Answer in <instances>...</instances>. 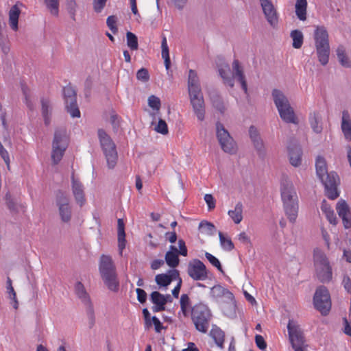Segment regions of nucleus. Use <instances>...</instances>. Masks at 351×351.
I'll return each mask as SVG.
<instances>
[{
  "instance_id": "nucleus-34",
  "label": "nucleus",
  "mask_w": 351,
  "mask_h": 351,
  "mask_svg": "<svg viewBox=\"0 0 351 351\" xmlns=\"http://www.w3.org/2000/svg\"><path fill=\"white\" fill-rule=\"evenodd\" d=\"M170 248L171 250L165 254V261L170 267L175 268L179 264L178 250L173 245H171Z\"/></svg>"
},
{
  "instance_id": "nucleus-57",
  "label": "nucleus",
  "mask_w": 351,
  "mask_h": 351,
  "mask_svg": "<svg viewBox=\"0 0 351 351\" xmlns=\"http://www.w3.org/2000/svg\"><path fill=\"white\" fill-rule=\"evenodd\" d=\"M7 291L10 295V299L15 300L16 294L12 287V280L9 277L7 278Z\"/></svg>"
},
{
  "instance_id": "nucleus-18",
  "label": "nucleus",
  "mask_w": 351,
  "mask_h": 351,
  "mask_svg": "<svg viewBox=\"0 0 351 351\" xmlns=\"http://www.w3.org/2000/svg\"><path fill=\"white\" fill-rule=\"evenodd\" d=\"M71 186L75 201L80 206H82L86 202L84 187L82 182L75 177L74 172L71 176Z\"/></svg>"
},
{
  "instance_id": "nucleus-21",
  "label": "nucleus",
  "mask_w": 351,
  "mask_h": 351,
  "mask_svg": "<svg viewBox=\"0 0 351 351\" xmlns=\"http://www.w3.org/2000/svg\"><path fill=\"white\" fill-rule=\"evenodd\" d=\"M260 2L267 21L274 26L278 21L274 5L270 0H260Z\"/></svg>"
},
{
  "instance_id": "nucleus-8",
  "label": "nucleus",
  "mask_w": 351,
  "mask_h": 351,
  "mask_svg": "<svg viewBox=\"0 0 351 351\" xmlns=\"http://www.w3.org/2000/svg\"><path fill=\"white\" fill-rule=\"evenodd\" d=\"M63 96L65 108L73 118L80 117V111L77 104V93L75 90L70 85L64 87Z\"/></svg>"
},
{
  "instance_id": "nucleus-27",
  "label": "nucleus",
  "mask_w": 351,
  "mask_h": 351,
  "mask_svg": "<svg viewBox=\"0 0 351 351\" xmlns=\"http://www.w3.org/2000/svg\"><path fill=\"white\" fill-rule=\"evenodd\" d=\"M179 277V273L177 270H171L168 274H158L155 277L156 283L162 287H167L171 283L173 280Z\"/></svg>"
},
{
  "instance_id": "nucleus-15",
  "label": "nucleus",
  "mask_w": 351,
  "mask_h": 351,
  "mask_svg": "<svg viewBox=\"0 0 351 351\" xmlns=\"http://www.w3.org/2000/svg\"><path fill=\"white\" fill-rule=\"evenodd\" d=\"M101 147L104 154H117L116 145L104 129L97 130Z\"/></svg>"
},
{
  "instance_id": "nucleus-17",
  "label": "nucleus",
  "mask_w": 351,
  "mask_h": 351,
  "mask_svg": "<svg viewBox=\"0 0 351 351\" xmlns=\"http://www.w3.org/2000/svg\"><path fill=\"white\" fill-rule=\"evenodd\" d=\"M208 95L212 106L220 114H223L227 110V103L219 92L216 89H210L208 90Z\"/></svg>"
},
{
  "instance_id": "nucleus-16",
  "label": "nucleus",
  "mask_w": 351,
  "mask_h": 351,
  "mask_svg": "<svg viewBox=\"0 0 351 351\" xmlns=\"http://www.w3.org/2000/svg\"><path fill=\"white\" fill-rule=\"evenodd\" d=\"M336 210L342 219L345 228H350L351 227V211L348 204L345 200L340 199L337 204Z\"/></svg>"
},
{
  "instance_id": "nucleus-25",
  "label": "nucleus",
  "mask_w": 351,
  "mask_h": 351,
  "mask_svg": "<svg viewBox=\"0 0 351 351\" xmlns=\"http://www.w3.org/2000/svg\"><path fill=\"white\" fill-rule=\"evenodd\" d=\"M170 298L168 295L165 297L158 291H153L150 295L152 302L155 304L152 309L154 312H160L165 309V305L167 302V298Z\"/></svg>"
},
{
  "instance_id": "nucleus-32",
  "label": "nucleus",
  "mask_w": 351,
  "mask_h": 351,
  "mask_svg": "<svg viewBox=\"0 0 351 351\" xmlns=\"http://www.w3.org/2000/svg\"><path fill=\"white\" fill-rule=\"evenodd\" d=\"M322 116L318 112H313L310 114L309 123L313 132L317 134L322 132L323 127L322 122Z\"/></svg>"
},
{
  "instance_id": "nucleus-11",
  "label": "nucleus",
  "mask_w": 351,
  "mask_h": 351,
  "mask_svg": "<svg viewBox=\"0 0 351 351\" xmlns=\"http://www.w3.org/2000/svg\"><path fill=\"white\" fill-rule=\"evenodd\" d=\"M216 132L217 137L223 152L226 153L231 152L234 149L235 143L228 131L219 121L216 123Z\"/></svg>"
},
{
  "instance_id": "nucleus-47",
  "label": "nucleus",
  "mask_w": 351,
  "mask_h": 351,
  "mask_svg": "<svg viewBox=\"0 0 351 351\" xmlns=\"http://www.w3.org/2000/svg\"><path fill=\"white\" fill-rule=\"evenodd\" d=\"M66 9L70 15L71 18L75 21V14L77 8V4L75 0H66L65 1Z\"/></svg>"
},
{
  "instance_id": "nucleus-50",
  "label": "nucleus",
  "mask_w": 351,
  "mask_h": 351,
  "mask_svg": "<svg viewBox=\"0 0 351 351\" xmlns=\"http://www.w3.org/2000/svg\"><path fill=\"white\" fill-rule=\"evenodd\" d=\"M205 256L212 265L215 267L219 271L223 272V268L218 258L208 252L205 253Z\"/></svg>"
},
{
  "instance_id": "nucleus-54",
  "label": "nucleus",
  "mask_w": 351,
  "mask_h": 351,
  "mask_svg": "<svg viewBox=\"0 0 351 351\" xmlns=\"http://www.w3.org/2000/svg\"><path fill=\"white\" fill-rule=\"evenodd\" d=\"M155 130L162 134H167L168 133V127L165 121L160 119L158 125L155 128Z\"/></svg>"
},
{
  "instance_id": "nucleus-31",
  "label": "nucleus",
  "mask_w": 351,
  "mask_h": 351,
  "mask_svg": "<svg viewBox=\"0 0 351 351\" xmlns=\"http://www.w3.org/2000/svg\"><path fill=\"white\" fill-rule=\"evenodd\" d=\"M117 229H118V247L119 250V254L121 256L123 250L125 247V225L123 219H119L117 221Z\"/></svg>"
},
{
  "instance_id": "nucleus-2",
  "label": "nucleus",
  "mask_w": 351,
  "mask_h": 351,
  "mask_svg": "<svg viewBox=\"0 0 351 351\" xmlns=\"http://www.w3.org/2000/svg\"><path fill=\"white\" fill-rule=\"evenodd\" d=\"M315 167L317 176L325 187L326 195L330 199H335L339 196L337 186L339 178L338 175L333 171L328 172L326 160L320 155L316 159Z\"/></svg>"
},
{
  "instance_id": "nucleus-48",
  "label": "nucleus",
  "mask_w": 351,
  "mask_h": 351,
  "mask_svg": "<svg viewBox=\"0 0 351 351\" xmlns=\"http://www.w3.org/2000/svg\"><path fill=\"white\" fill-rule=\"evenodd\" d=\"M45 3L51 14L54 16L58 15L59 0H45Z\"/></svg>"
},
{
  "instance_id": "nucleus-3",
  "label": "nucleus",
  "mask_w": 351,
  "mask_h": 351,
  "mask_svg": "<svg viewBox=\"0 0 351 351\" xmlns=\"http://www.w3.org/2000/svg\"><path fill=\"white\" fill-rule=\"evenodd\" d=\"M281 197L283 208L289 221L293 223L298 215V197L292 183L285 182L282 184Z\"/></svg>"
},
{
  "instance_id": "nucleus-9",
  "label": "nucleus",
  "mask_w": 351,
  "mask_h": 351,
  "mask_svg": "<svg viewBox=\"0 0 351 351\" xmlns=\"http://www.w3.org/2000/svg\"><path fill=\"white\" fill-rule=\"evenodd\" d=\"M75 291L77 296L81 301L87 306L86 314L88 319L89 327L92 328L95 324L94 310L90 302L88 293L86 292L84 286L80 282H77L75 286Z\"/></svg>"
},
{
  "instance_id": "nucleus-61",
  "label": "nucleus",
  "mask_w": 351,
  "mask_h": 351,
  "mask_svg": "<svg viewBox=\"0 0 351 351\" xmlns=\"http://www.w3.org/2000/svg\"><path fill=\"white\" fill-rule=\"evenodd\" d=\"M5 201L8 208L11 211L15 212L16 210V205L12 199L10 194L7 193L5 195Z\"/></svg>"
},
{
  "instance_id": "nucleus-52",
  "label": "nucleus",
  "mask_w": 351,
  "mask_h": 351,
  "mask_svg": "<svg viewBox=\"0 0 351 351\" xmlns=\"http://www.w3.org/2000/svg\"><path fill=\"white\" fill-rule=\"evenodd\" d=\"M136 77L138 80L143 82H147L149 80V74L148 70L145 68H142L137 71Z\"/></svg>"
},
{
  "instance_id": "nucleus-56",
  "label": "nucleus",
  "mask_w": 351,
  "mask_h": 351,
  "mask_svg": "<svg viewBox=\"0 0 351 351\" xmlns=\"http://www.w3.org/2000/svg\"><path fill=\"white\" fill-rule=\"evenodd\" d=\"M161 47L162 58L169 57V47L167 43V38L165 36H162Z\"/></svg>"
},
{
  "instance_id": "nucleus-49",
  "label": "nucleus",
  "mask_w": 351,
  "mask_h": 351,
  "mask_svg": "<svg viewBox=\"0 0 351 351\" xmlns=\"http://www.w3.org/2000/svg\"><path fill=\"white\" fill-rule=\"evenodd\" d=\"M117 17L115 15L109 16L106 20V24L111 32L116 34L118 32V27L117 26Z\"/></svg>"
},
{
  "instance_id": "nucleus-35",
  "label": "nucleus",
  "mask_w": 351,
  "mask_h": 351,
  "mask_svg": "<svg viewBox=\"0 0 351 351\" xmlns=\"http://www.w3.org/2000/svg\"><path fill=\"white\" fill-rule=\"evenodd\" d=\"M20 14L21 10L17 5H13L9 11V24L14 31H16L18 29V23Z\"/></svg>"
},
{
  "instance_id": "nucleus-44",
  "label": "nucleus",
  "mask_w": 351,
  "mask_h": 351,
  "mask_svg": "<svg viewBox=\"0 0 351 351\" xmlns=\"http://www.w3.org/2000/svg\"><path fill=\"white\" fill-rule=\"evenodd\" d=\"M199 228L201 230L202 232L209 236L214 235L216 232V228L214 224L206 221H201L199 225Z\"/></svg>"
},
{
  "instance_id": "nucleus-1",
  "label": "nucleus",
  "mask_w": 351,
  "mask_h": 351,
  "mask_svg": "<svg viewBox=\"0 0 351 351\" xmlns=\"http://www.w3.org/2000/svg\"><path fill=\"white\" fill-rule=\"evenodd\" d=\"M180 306L179 315H182L184 317L190 316L197 331L202 333L208 332L213 315L207 304L200 302L191 306L189 295L183 293L180 296Z\"/></svg>"
},
{
  "instance_id": "nucleus-5",
  "label": "nucleus",
  "mask_w": 351,
  "mask_h": 351,
  "mask_svg": "<svg viewBox=\"0 0 351 351\" xmlns=\"http://www.w3.org/2000/svg\"><path fill=\"white\" fill-rule=\"evenodd\" d=\"M315 45L319 61L322 65L328 62L330 45L328 34L324 26H317L314 33Z\"/></svg>"
},
{
  "instance_id": "nucleus-20",
  "label": "nucleus",
  "mask_w": 351,
  "mask_h": 351,
  "mask_svg": "<svg viewBox=\"0 0 351 351\" xmlns=\"http://www.w3.org/2000/svg\"><path fill=\"white\" fill-rule=\"evenodd\" d=\"M57 205L61 220L64 223L69 222L71 219V208L69 199L66 197L62 196L58 199Z\"/></svg>"
},
{
  "instance_id": "nucleus-23",
  "label": "nucleus",
  "mask_w": 351,
  "mask_h": 351,
  "mask_svg": "<svg viewBox=\"0 0 351 351\" xmlns=\"http://www.w3.org/2000/svg\"><path fill=\"white\" fill-rule=\"evenodd\" d=\"M232 75L233 79H237V80L241 84V88L245 92V93H247V85L245 80V77L243 73V70L242 66L240 65V62L238 60H234L232 62Z\"/></svg>"
},
{
  "instance_id": "nucleus-14",
  "label": "nucleus",
  "mask_w": 351,
  "mask_h": 351,
  "mask_svg": "<svg viewBox=\"0 0 351 351\" xmlns=\"http://www.w3.org/2000/svg\"><path fill=\"white\" fill-rule=\"evenodd\" d=\"M190 102L193 107L194 114L200 121L205 118V104L202 93L189 94Z\"/></svg>"
},
{
  "instance_id": "nucleus-53",
  "label": "nucleus",
  "mask_w": 351,
  "mask_h": 351,
  "mask_svg": "<svg viewBox=\"0 0 351 351\" xmlns=\"http://www.w3.org/2000/svg\"><path fill=\"white\" fill-rule=\"evenodd\" d=\"M108 0H93V10L96 13H100L105 8Z\"/></svg>"
},
{
  "instance_id": "nucleus-10",
  "label": "nucleus",
  "mask_w": 351,
  "mask_h": 351,
  "mask_svg": "<svg viewBox=\"0 0 351 351\" xmlns=\"http://www.w3.org/2000/svg\"><path fill=\"white\" fill-rule=\"evenodd\" d=\"M287 330L292 348L306 346L304 332L296 321L293 319L289 321Z\"/></svg>"
},
{
  "instance_id": "nucleus-26",
  "label": "nucleus",
  "mask_w": 351,
  "mask_h": 351,
  "mask_svg": "<svg viewBox=\"0 0 351 351\" xmlns=\"http://www.w3.org/2000/svg\"><path fill=\"white\" fill-rule=\"evenodd\" d=\"M189 94L202 93L199 77L195 71L190 69L188 77Z\"/></svg>"
},
{
  "instance_id": "nucleus-24",
  "label": "nucleus",
  "mask_w": 351,
  "mask_h": 351,
  "mask_svg": "<svg viewBox=\"0 0 351 351\" xmlns=\"http://www.w3.org/2000/svg\"><path fill=\"white\" fill-rule=\"evenodd\" d=\"M99 270L101 276L116 272V267L110 256L103 254L100 257Z\"/></svg>"
},
{
  "instance_id": "nucleus-45",
  "label": "nucleus",
  "mask_w": 351,
  "mask_h": 351,
  "mask_svg": "<svg viewBox=\"0 0 351 351\" xmlns=\"http://www.w3.org/2000/svg\"><path fill=\"white\" fill-rule=\"evenodd\" d=\"M127 45L131 50H137L138 48V38L131 32L126 33Z\"/></svg>"
},
{
  "instance_id": "nucleus-33",
  "label": "nucleus",
  "mask_w": 351,
  "mask_h": 351,
  "mask_svg": "<svg viewBox=\"0 0 351 351\" xmlns=\"http://www.w3.org/2000/svg\"><path fill=\"white\" fill-rule=\"evenodd\" d=\"M210 336L214 339L217 346L221 349L223 348L225 335L223 331L218 326H213L210 331Z\"/></svg>"
},
{
  "instance_id": "nucleus-46",
  "label": "nucleus",
  "mask_w": 351,
  "mask_h": 351,
  "mask_svg": "<svg viewBox=\"0 0 351 351\" xmlns=\"http://www.w3.org/2000/svg\"><path fill=\"white\" fill-rule=\"evenodd\" d=\"M287 150L289 154H300L302 152L298 141L295 138H291L289 141Z\"/></svg>"
},
{
  "instance_id": "nucleus-30",
  "label": "nucleus",
  "mask_w": 351,
  "mask_h": 351,
  "mask_svg": "<svg viewBox=\"0 0 351 351\" xmlns=\"http://www.w3.org/2000/svg\"><path fill=\"white\" fill-rule=\"evenodd\" d=\"M41 103V112L42 115L44 119L45 124L46 125H49L51 122V111H52V107L50 103V101L47 98H41L40 99Z\"/></svg>"
},
{
  "instance_id": "nucleus-42",
  "label": "nucleus",
  "mask_w": 351,
  "mask_h": 351,
  "mask_svg": "<svg viewBox=\"0 0 351 351\" xmlns=\"http://www.w3.org/2000/svg\"><path fill=\"white\" fill-rule=\"evenodd\" d=\"M290 36L293 40V47L295 49L301 48L304 40L302 32L298 29L293 30L291 31Z\"/></svg>"
},
{
  "instance_id": "nucleus-7",
  "label": "nucleus",
  "mask_w": 351,
  "mask_h": 351,
  "mask_svg": "<svg viewBox=\"0 0 351 351\" xmlns=\"http://www.w3.org/2000/svg\"><path fill=\"white\" fill-rule=\"evenodd\" d=\"M313 304L322 315L328 314L331 308V300L329 291L326 287L320 286L316 289L313 297Z\"/></svg>"
},
{
  "instance_id": "nucleus-38",
  "label": "nucleus",
  "mask_w": 351,
  "mask_h": 351,
  "mask_svg": "<svg viewBox=\"0 0 351 351\" xmlns=\"http://www.w3.org/2000/svg\"><path fill=\"white\" fill-rule=\"evenodd\" d=\"M321 210L325 214L327 219L331 224L336 225L337 223V219L334 210L326 200H323Z\"/></svg>"
},
{
  "instance_id": "nucleus-19",
  "label": "nucleus",
  "mask_w": 351,
  "mask_h": 351,
  "mask_svg": "<svg viewBox=\"0 0 351 351\" xmlns=\"http://www.w3.org/2000/svg\"><path fill=\"white\" fill-rule=\"evenodd\" d=\"M218 60L221 61L220 64H217L218 67V72L220 77L222 78L224 84L234 87V79L230 74V66L224 61L223 57H218Z\"/></svg>"
},
{
  "instance_id": "nucleus-22",
  "label": "nucleus",
  "mask_w": 351,
  "mask_h": 351,
  "mask_svg": "<svg viewBox=\"0 0 351 351\" xmlns=\"http://www.w3.org/2000/svg\"><path fill=\"white\" fill-rule=\"evenodd\" d=\"M232 75L233 79H237V80L241 84V88L245 92V93H247V85L245 80V77L243 73V70L242 66L240 65V62L238 60H234L232 62Z\"/></svg>"
},
{
  "instance_id": "nucleus-28",
  "label": "nucleus",
  "mask_w": 351,
  "mask_h": 351,
  "mask_svg": "<svg viewBox=\"0 0 351 351\" xmlns=\"http://www.w3.org/2000/svg\"><path fill=\"white\" fill-rule=\"evenodd\" d=\"M249 135L256 150L258 152H264L265 149L263 140L261 139L260 134L255 126L251 125L250 127Z\"/></svg>"
},
{
  "instance_id": "nucleus-6",
  "label": "nucleus",
  "mask_w": 351,
  "mask_h": 351,
  "mask_svg": "<svg viewBox=\"0 0 351 351\" xmlns=\"http://www.w3.org/2000/svg\"><path fill=\"white\" fill-rule=\"evenodd\" d=\"M314 264L317 277L323 283L332 280V272L326 254L320 250L316 249L313 254Z\"/></svg>"
},
{
  "instance_id": "nucleus-29",
  "label": "nucleus",
  "mask_w": 351,
  "mask_h": 351,
  "mask_svg": "<svg viewBox=\"0 0 351 351\" xmlns=\"http://www.w3.org/2000/svg\"><path fill=\"white\" fill-rule=\"evenodd\" d=\"M101 278L109 290L114 292L118 291L119 282L117 278V272L101 276Z\"/></svg>"
},
{
  "instance_id": "nucleus-41",
  "label": "nucleus",
  "mask_w": 351,
  "mask_h": 351,
  "mask_svg": "<svg viewBox=\"0 0 351 351\" xmlns=\"http://www.w3.org/2000/svg\"><path fill=\"white\" fill-rule=\"evenodd\" d=\"M219 242L221 247L225 251H232L234 248V245L231 239L226 236L221 232H219Z\"/></svg>"
},
{
  "instance_id": "nucleus-12",
  "label": "nucleus",
  "mask_w": 351,
  "mask_h": 351,
  "mask_svg": "<svg viewBox=\"0 0 351 351\" xmlns=\"http://www.w3.org/2000/svg\"><path fill=\"white\" fill-rule=\"evenodd\" d=\"M187 274L193 280H204L208 278L205 265L199 259L191 261L187 267Z\"/></svg>"
},
{
  "instance_id": "nucleus-43",
  "label": "nucleus",
  "mask_w": 351,
  "mask_h": 351,
  "mask_svg": "<svg viewBox=\"0 0 351 351\" xmlns=\"http://www.w3.org/2000/svg\"><path fill=\"white\" fill-rule=\"evenodd\" d=\"M228 293H230L227 289L219 285L213 286L210 291V295L214 299L222 298Z\"/></svg>"
},
{
  "instance_id": "nucleus-37",
  "label": "nucleus",
  "mask_w": 351,
  "mask_h": 351,
  "mask_svg": "<svg viewBox=\"0 0 351 351\" xmlns=\"http://www.w3.org/2000/svg\"><path fill=\"white\" fill-rule=\"evenodd\" d=\"M341 130L344 136L348 140H351V121L350 120L348 112H343Z\"/></svg>"
},
{
  "instance_id": "nucleus-40",
  "label": "nucleus",
  "mask_w": 351,
  "mask_h": 351,
  "mask_svg": "<svg viewBox=\"0 0 351 351\" xmlns=\"http://www.w3.org/2000/svg\"><path fill=\"white\" fill-rule=\"evenodd\" d=\"M336 51L337 58L341 65L346 68L351 67V60L348 57L344 47L342 45H339L337 47Z\"/></svg>"
},
{
  "instance_id": "nucleus-13",
  "label": "nucleus",
  "mask_w": 351,
  "mask_h": 351,
  "mask_svg": "<svg viewBox=\"0 0 351 351\" xmlns=\"http://www.w3.org/2000/svg\"><path fill=\"white\" fill-rule=\"evenodd\" d=\"M69 145V138L66 130L64 128H57L55 130L53 141V154H63Z\"/></svg>"
},
{
  "instance_id": "nucleus-4",
  "label": "nucleus",
  "mask_w": 351,
  "mask_h": 351,
  "mask_svg": "<svg viewBox=\"0 0 351 351\" xmlns=\"http://www.w3.org/2000/svg\"><path fill=\"white\" fill-rule=\"evenodd\" d=\"M272 97L280 118L286 123L297 124L298 119L294 110L284 93L278 89H274Z\"/></svg>"
},
{
  "instance_id": "nucleus-62",
  "label": "nucleus",
  "mask_w": 351,
  "mask_h": 351,
  "mask_svg": "<svg viewBox=\"0 0 351 351\" xmlns=\"http://www.w3.org/2000/svg\"><path fill=\"white\" fill-rule=\"evenodd\" d=\"M136 294H137V300L138 301L143 304V303H145L146 302V300H147V293L146 292L142 289H140V288H137L136 289Z\"/></svg>"
},
{
  "instance_id": "nucleus-63",
  "label": "nucleus",
  "mask_w": 351,
  "mask_h": 351,
  "mask_svg": "<svg viewBox=\"0 0 351 351\" xmlns=\"http://www.w3.org/2000/svg\"><path fill=\"white\" fill-rule=\"evenodd\" d=\"M342 285L347 292L351 294V278L348 275L343 276Z\"/></svg>"
},
{
  "instance_id": "nucleus-51",
  "label": "nucleus",
  "mask_w": 351,
  "mask_h": 351,
  "mask_svg": "<svg viewBox=\"0 0 351 351\" xmlns=\"http://www.w3.org/2000/svg\"><path fill=\"white\" fill-rule=\"evenodd\" d=\"M148 105L152 109L158 111L161 106L160 99L152 95L148 97Z\"/></svg>"
},
{
  "instance_id": "nucleus-60",
  "label": "nucleus",
  "mask_w": 351,
  "mask_h": 351,
  "mask_svg": "<svg viewBox=\"0 0 351 351\" xmlns=\"http://www.w3.org/2000/svg\"><path fill=\"white\" fill-rule=\"evenodd\" d=\"M204 200L206 202L208 210L214 209L215 207V199L211 194H206L204 196Z\"/></svg>"
},
{
  "instance_id": "nucleus-39",
  "label": "nucleus",
  "mask_w": 351,
  "mask_h": 351,
  "mask_svg": "<svg viewBox=\"0 0 351 351\" xmlns=\"http://www.w3.org/2000/svg\"><path fill=\"white\" fill-rule=\"evenodd\" d=\"M295 14L300 21L306 19V0H296L295 3Z\"/></svg>"
},
{
  "instance_id": "nucleus-64",
  "label": "nucleus",
  "mask_w": 351,
  "mask_h": 351,
  "mask_svg": "<svg viewBox=\"0 0 351 351\" xmlns=\"http://www.w3.org/2000/svg\"><path fill=\"white\" fill-rule=\"evenodd\" d=\"M289 161L293 167H298L302 162L301 155H291Z\"/></svg>"
},
{
  "instance_id": "nucleus-58",
  "label": "nucleus",
  "mask_w": 351,
  "mask_h": 351,
  "mask_svg": "<svg viewBox=\"0 0 351 351\" xmlns=\"http://www.w3.org/2000/svg\"><path fill=\"white\" fill-rule=\"evenodd\" d=\"M108 166L110 169H112L115 167L117 160L118 155H106Z\"/></svg>"
},
{
  "instance_id": "nucleus-55",
  "label": "nucleus",
  "mask_w": 351,
  "mask_h": 351,
  "mask_svg": "<svg viewBox=\"0 0 351 351\" xmlns=\"http://www.w3.org/2000/svg\"><path fill=\"white\" fill-rule=\"evenodd\" d=\"M255 342H256L257 347L259 349H261L262 350H264L266 349L267 343H266L264 338L263 337V336H261L260 335H256L255 336Z\"/></svg>"
},
{
  "instance_id": "nucleus-36",
  "label": "nucleus",
  "mask_w": 351,
  "mask_h": 351,
  "mask_svg": "<svg viewBox=\"0 0 351 351\" xmlns=\"http://www.w3.org/2000/svg\"><path fill=\"white\" fill-rule=\"evenodd\" d=\"M243 204L239 202L233 210H230L228 213L230 217L236 223L239 224L243 220Z\"/></svg>"
},
{
  "instance_id": "nucleus-59",
  "label": "nucleus",
  "mask_w": 351,
  "mask_h": 351,
  "mask_svg": "<svg viewBox=\"0 0 351 351\" xmlns=\"http://www.w3.org/2000/svg\"><path fill=\"white\" fill-rule=\"evenodd\" d=\"M170 2L176 8L182 10L187 4L188 0H170Z\"/></svg>"
}]
</instances>
